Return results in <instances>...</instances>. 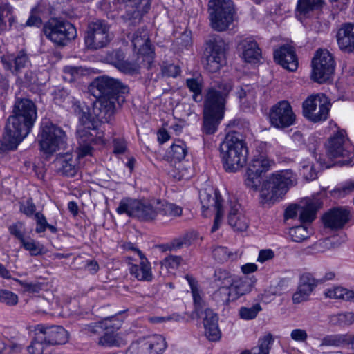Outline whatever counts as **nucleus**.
<instances>
[{
    "instance_id": "obj_1",
    "label": "nucleus",
    "mask_w": 354,
    "mask_h": 354,
    "mask_svg": "<svg viewBox=\"0 0 354 354\" xmlns=\"http://www.w3.org/2000/svg\"><path fill=\"white\" fill-rule=\"evenodd\" d=\"M89 91L96 97L93 113L100 120H110L115 113L116 104L124 102V94L129 91L127 85L113 77L102 75L96 77L90 84Z\"/></svg>"
},
{
    "instance_id": "obj_2",
    "label": "nucleus",
    "mask_w": 354,
    "mask_h": 354,
    "mask_svg": "<svg viewBox=\"0 0 354 354\" xmlns=\"http://www.w3.org/2000/svg\"><path fill=\"white\" fill-rule=\"evenodd\" d=\"M14 115L8 118L3 140L7 148L15 149L29 133L37 118L36 106L28 99L17 100L13 109Z\"/></svg>"
},
{
    "instance_id": "obj_3",
    "label": "nucleus",
    "mask_w": 354,
    "mask_h": 354,
    "mask_svg": "<svg viewBox=\"0 0 354 354\" xmlns=\"http://www.w3.org/2000/svg\"><path fill=\"white\" fill-rule=\"evenodd\" d=\"M220 151L223 167L227 171H236L247 162L248 148L239 132L227 133L221 144Z\"/></svg>"
},
{
    "instance_id": "obj_4",
    "label": "nucleus",
    "mask_w": 354,
    "mask_h": 354,
    "mask_svg": "<svg viewBox=\"0 0 354 354\" xmlns=\"http://www.w3.org/2000/svg\"><path fill=\"white\" fill-rule=\"evenodd\" d=\"M297 183V175L291 169L275 171L263 182L261 198L263 203H274L283 198L290 188Z\"/></svg>"
},
{
    "instance_id": "obj_5",
    "label": "nucleus",
    "mask_w": 354,
    "mask_h": 354,
    "mask_svg": "<svg viewBox=\"0 0 354 354\" xmlns=\"http://www.w3.org/2000/svg\"><path fill=\"white\" fill-rule=\"evenodd\" d=\"M73 110L78 115L80 125L77 133L80 142H96L97 138H101L102 132H98V128L102 122H109V120H100L97 115L91 117V115L81 107L80 102L73 104Z\"/></svg>"
},
{
    "instance_id": "obj_6",
    "label": "nucleus",
    "mask_w": 354,
    "mask_h": 354,
    "mask_svg": "<svg viewBox=\"0 0 354 354\" xmlns=\"http://www.w3.org/2000/svg\"><path fill=\"white\" fill-rule=\"evenodd\" d=\"M233 87L231 80L215 81L206 90L204 100V111L223 114L227 97Z\"/></svg>"
},
{
    "instance_id": "obj_7",
    "label": "nucleus",
    "mask_w": 354,
    "mask_h": 354,
    "mask_svg": "<svg viewBox=\"0 0 354 354\" xmlns=\"http://www.w3.org/2000/svg\"><path fill=\"white\" fill-rule=\"evenodd\" d=\"M346 132L344 129L337 128L328 140L327 154L331 159H337L335 165L345 166L353 164L351 153L348 149Z\"/></svg>"
},
{
    "instance_id": "obj_8",
    "label": "nucleus",
    "mask_w": 354,
    "mask_h": 354,
    "mask_svg": "<svg viewBox=\"0 0 354 354\" xmlns=\"http://www.w3.org/2000/svg\"><path fill=\"white\" fill-rule=\"evenodd\" d=\"M36 330L45 335L44 342L32 341L28 346V351L30 354H42L49 346L64 344L68 342V332L60 326H52L45 327L42 325H37Z\"/></svg>"
},
{
    "instance_id": "obj_9",
    "label": "nucleus",
    "mask_w": 354,
    "mask_h": 354,
    "mask_svg": "<svg viewBox=\"0 0 354 354\" xmlns=\"http://www.w3.org/2000/svg\"><path fill=\"white\" fill-rule=\"evenodd\" d=\"M43 32L48 39L61 46L77 37L76 28L71 23L57 18H52L46 23Z\"/></svg>"
},
{
    "instance_id": "obj_10",
    "label": "nucleus",
    "mask_w": 354,
    "mask_h": 354,
    "mask_svg": "<svg viewBox=\"0 0 354 354\" xmlns=\"http://www.w3.org/2000/svg\"><path fill=\"white\" fill-rule=\"evenodd\" d=\"M208 11L211 26L217 31L226 30L233 21L234 8L231 0H210Z\"/></svg>"
},
{
    "instance_id": "obj_11",
    "label": "nucleus",
    "mask_w": 354,
    "mask_h": 354,
    "mask_svg": "<svg viewBox=\"0 0 354 354\" xmlns=\"http://www.w3.org/2000/svg\"><path fill=\"white\" fill-rule=\"evenodd\" d=\"M40 136V149L47 155H52L57 150L64 149L66 147L65 132L50 122L42 123Z\"/></svg>"
},
{
    "instance_id": "obj_12",
    "label": "nucleus",
    "mask_w": 354,
    "mask_h": 354,
    "mask_svg": "<svg viewBox=\"0 0 354 354\" xmlns=\"http://www.w3.org/2000/svg\"><path fill=\"white\" fill-rule=\"evenodd\" d=\"M108 23L102 19H95L88 24L84 36V43L87 48L98 50L106 47L111 41Z\"/></svg>"
},
{
    "instance_id": "obj_13",
    "label": "nucleus",
    "mask_w": 354,
    "mask_h": 354,
    "mask_svg": "<svg viewBox=\"0 0 354 354\" xmlns=\"http://www.w3.org/2000/svg\"><path fill=\"white\" fill-rule=\"evenodd\" d=\"M330 107V104L325 95H311L302 104L303 115L315 123L325 121L328 118Z\"/></svg>"
},
{
    "instance_id": "obj_14",
    "label": "nucleus",
    "mask_w": 354,
    "mask_h": 354,
    "mask_svg": "<svg viewBox=\"0 0 354 354\" xmlns=\"http://www.w3.org/2000/svg\"><path fill=\"white\" fill-rule=\"evenodd\" d=\"M120 214H127L141 221H151L158 215V210L149 202L142 201L122 200L116 209Z\"/></svg>"
},
{
    "instance_id": "obj_15",
    "label": "nucleus",
    "mask_w": 354,
    "mask_h": 354,
    "mask_svg": "<svg viewBox=\"0 0 354 354\" xmlns=\"http://www.w3.org/2000/svg\"><path fill=\"white\" fill-rule=\"evenodd\" d=\"M311 78L318 83L328 80L335 70V61L327 50H318L312 60Z\"/></svg>"
},
{
    "instance_id": "obj_16",
    "label": "nucleus",
    "mask_w": 354,
    "mask_h": 354,
    "mask_svg": "<svg viewBox=\"0 0 354 354\" xmlns=\"http://www.w3.org/2000/svg\"><path fill=\"white\" fill-rule=\"evenodd\" d=\"M226 44L220 38L207 41L205 48L206 68L211 73L218 71L225 60Z\"/></svg>"
},
{
    "instance_id": "obj_17",
    "label": "nucleus",
    "mask_w": 354,
    "mask_h": 354,
    "mask_svg": "<svg viewBox=\"0 0 354 354\" xmlns=\"http://www.w3.org/2000/svg\"><path fill=\"white\" fill-rule=\"evenodd\" d=\"M201 203L202 205L203 214L205 216V211L213 209L216 211V215L214 221L211 232H216L220 227L223 216V201L218 191H214L213 195L203 192L200 194Z\"/></svg>"
},
{
    "instance_id": "obj_18",
    "label": "nucleus",
    "mask_w": 354,
    "mask_h": 354,
    "mask_svg": "<svg viewBox=\"0 0 354 354\" xmlns=\"http://www.w3.org/2000/svg\"><path fill=\"white\" fill-rule=\"evenodd\" d=\"M296 116L292 106L287 101H281L275 104L270 113L271 124L277 128H286L292 125Z\"/></svg>"
},
{
    "instance_id": "obj_19",
    "label": "nucleus",
    "mask_w": 354,
    "mask_h": 354,
    "mask_svg": "<svg viewBox=\"0 0 354 354\" xmlns=\"http://www.w3.org/2000/svg\"><path fill=\"white\" fill-rule=\"evenodd\" d=\"M3 68L16 76L23 72L24 69L30 65L28 55L24 50H21L17 55H5L1 57Z\"/></svg>"
},
{
    "instance_id": "obj_20",
    "label": "nucleus",
    "mask_w": 354,
    "mask_h": 354,
    "mask_svg": "<svg viewBox=\"0 0 354 354\" xmlns=\"http://www.w3.org/2000/svg\"><path fill=\"white\" fill-rule=\"evenodd\" d=\"M227 219L229 225L234 231L243 232L248 227V219L241 205L236 201L229 203Z\"/></svg>"
},
{
    "instance_id": "obj_21",
    "label": "nucleus",
    "mask_w": 354,
    "mask_h": 354,
    "mask_svg": "<svg viewBox=\"0 0 354 354\" xmlns=\"http://www.w3.org/2000/svg\"><path fill=\"white\" fill-rule=\"evenodd\" d=\"M132 348L136 349L138 353H154L159 354L163 352L167 348L165 339L160 335H156L148 338H142L133 344Z\"/></svg>"
},
{
    "instance_id": "obj_22",
    "label": "nucleus",
    "mask_w": 354,
    "mask_h": 354,
    "mask_svg": "<svg viewBox=\"0 0 354 354\" xmlns=\"http://www.w3.org/2000/svg\"><path fill=\"white\" fill-rule=\"evenodd\" d=\"M350 219V212L344 207L330 209L322 217L324 226L331 230L342 229Z\"/></svg>"
},
{
    "instance_id": "obj_23",
    "label": "nucleus",
    "mask_w": 354,
    "mask_h": 354,
    "mask_svg": "<svg viewBox=\"0 0 354 354\" xmlns=\"http://www.w3.org/2000/svg\"><path fill=\"white\" fill-rule=\"evenodd\" d=\"M339 49L344 53L354 54V23H344L336 35Z\"/></svg>"
},
{
    "instance_id": "obj_24",
    "label": "nucleus",
    "mask_w": 354,
    "mask_h": 354,
    "mask_svg": "<svg viewBox=\"0 0 354 354\" xmlns=\"http://www.w3.org/2000/svg\"><path fill=\"white\" fill-rule=\"evenodd\" d=\"M233 279L228 271L222 269L216 270L214 274V281L218 289L215 292L214 297L223 293L225 297L222 299L223 301L229 302L232 296V290L230 288L233 285Z\"/></svg>"
},
{
    "instance_id": "obj_25",
    "label": "nucleus",
    "mask_w": 354,
    "mask_h": 354,
    "mask_svg": "<svg viewBox=\"0 0 354 354\" xmlns=\"http://www.w3.org/2000/svg\"><path fill=\"white\" fill-rule=\"evenodd\" d=\"M274 60L283 68L295 71L298 67V60L294 49L290 46H282L274 53Z\"/></svg>"
},
{
    "instance_id": "obj_26",
    "label": "nucleus",
    "mask_w": 354,
    "mask_h": 354,
    "mask_svg": "<svg viewBox=\"0 0 354 354\" xmlns=\"http://www.w3.org/2000/svg\"><path fill=\"white\" fill-rule=\"evenodd\" d=\"M133 51L137 54L149 55L153 53L149 35L146 29L140 28L133 34H129Z\"/></svg>"
},
{
    "instance_id": "obj_27",
    "label": "nucleus",
    "mask_w": 354,
    "mask_h": 354,
    "mask_svg": "<svg viewBox=\"0 0 354 354\" xmlns=\"http://www.w3.org/2000/svg\"><path fill=\"white\" fill-rule=\"evenodd\" d=\"M132 250L137 252L140 261L139 264H131L130 274L139 281H151L153 274L150 263L139 249L132 248Z\"/></svg>"
},
{
    "instance_id": "obj_28",
    "label": "nucleus",
    "mask_w": 354,
    "mask_h": 354,
    "mask_svg": "<svg viewBox=\"0 0 354 354\" xmlns=\"http://www.w3.org/2000/svg\"><path fill=\"white\" fill-rule=\"evenodd\" d=\"M58 173L66 176H74L77 171V158L71 153L59 154L53 162Z\"/></svg>"
},
{
    "instance_id": "obj_29",
    "label": "nucleus",
    "mask_w": 354,
    "mask_h": 354,
    "mask_svg": "<svg viewBox=\"0 0 354 354\" xmlns=\"http://www.w3.org/2000/svg\"><path fill=\"white\" fill-rule=\"evenodd\" d=\"M238 48L242 50L243 58L246 62H255L261 57V50L257 42L252 38L241 40L239 43Z\"/></svg>"
},
{
    "instance_id": "obj_30",
    "label": "nucleus",
    "mask_w": 354,
    "mask_h": 354,
    "mask_svg": "<svg viewBox=\"0 0 354 354\" xmlns=\"http://www.w3.org/2000/svg\"><path fill=\"white\" fill-rule=\"evenodd\" d=\"M254 284V281L248 277L233 279V285L230 288L232 290L230 300H235L239 297L250 292Z\"/></svg>"
},
{
    "instance_id": "obj_31",
    "label": "nucleus",
    "mask_w": 354,
    "mask_h": 354,
    "mask_svg": "<svg viewBox=\"0 0 354 354\" xmlns=\"http://www.w3.org/2000/svg\"><path fill=\"white\" fill-rule=\"evenodd\" d=\"M187 153L186 145L181 140H177L167 150L165 157L171 163H180Z\"/></svg>"
},
{
    "instance_id": "obj_32",
    "label": "nucleus",
    "mask_w": 354,
    "mask_h": 354,
    "mask_svg": "<svg viewBox=\"0 0 354 354\" xmlns=\"http://www.w3.org/2000/svg\"><path fill=\"white\" fill-rule=\"evenodd\" d=\"M324 4V0H298L296 10L300 15L307 17L321 10Z\"/></svg>"
},
{
    "instance_id": "obj_33",
    "label": "nucleus",
    "mask_w": 354,
    "mask_h": 354,
    "mask_svg": "<svg viewBox=\"0 0 354 354\" xmlns=\"http://www.w3.org/2000/svg\"><path fill=\"white\" fill-rule=\"evenodd\" d=\"M223 114L207 112L203 111V131L206 134H213L223 118Z\"/></svg>"
},
{
    "instance_id": "obj_34",
    "label": "nucleus",
    "mask_w": 354,
    "mask_h": 354,
    "mask_svg": "<svg viewBox=\"0 0 354 354\" xmlns=\"http://www.w3.org/2000/svg\"><path fill=\"white\" fill-rule=\"evenodd\" d=\"M257 346L258 354H269L277 352V348L280 347V343L275 344L273 335L271 333H268L259 339Z\"/></svg>"
},
{
    "instance_id": "obj_35",
    "label": "nucleus",
    "mask_w": 354,
    "mask_h": 354,
    "mask_svg": "<svg viewBox=\"0 0 354 354\" xmlns=\"http://www.w3.org/2000/svg\"><path fill=\"white\" fill-rule=\"evenodd\" d=\"M273 163L274 162L270 160L268 158L260 156L252 159L248 165V169L262 176L263 174H265L270 169Z\"/></svg>"
},
{
    "instance_id": "obj_36",
    "label": "nucleus",
    "mask_w": 354,
    "mask_h": 354,
    "mask_svg": "<svg viewBox=\"0 0 354 354\" xmlns=\"http://www.w3.org/2000/svg\"><path fill=\"white\" fill-rule=\"evenodd\" d=\"M7 20L9 26L15 23V17L13 15V8L8 3H0V32L7 29Z\"/></svg>"
},
{
    "instance_id": "obj_37",
    "label": "nucleus",
    "mask_w": 354,
    "mask_h": 354,
    "mask_svg": "<svg viewBox=\"0 0 354 354\" xmlns=\"http://www.w3.org/2000/svg\"><path fill=\"white\" fill-rule=\"evenodd\" d=\"M320 207V203L318 201H311L305 206L300 208V218L301 223H311L316 217L317 209Z\"/></svg>"
},
{
    "instance_id": "obj_38",
    "label": "nucleus",
    "mask_w": 354,
    "mask_h": 354,
    "mask_svg": "<svg viewBox=\"0 0 354 354\" xmlns=\"http://www.w3.org/2000/svg\"><path fill=\"white\" fill-rule=\"evenodd\" d=\"M185 279L188 281V283L190 286V288H191V290H192V296H193V299H194V302L195 312L197 314V315H199L200 311H201L202 310H203L205 308V303L202 300V298L200 296V292H199V290L198 288L197 281L195 280V279L193 277L188 275V274L185 276Z\"/></svg>"
},
{
    "instance_id": "obj_39",
    "label": "nucleus",
    "mask_w": 354,
    "mask_h": 354,
    "mask_svg": "<svg viewBox=\"0 0 354 354\" xmlns=\"http://www.w3.org/2000/svg\"><path fill=\"white\" fill-rule=\"evenodd\" d=\"M324 295L326 297L332 299L351 301L352 299V295H353V291L348 290L342 287H335L326 290Z\"/></svg>"
},
{
    "instance_id": "obj_40",
    "label": "nucleus",
    "mask_w": 354,
    "mask_h": 354,
    "mask_svg": "<svg viewBox=\"0 0 354 354\" xmlns=\"http://www.w3.org/2000/svg\"><path fill=\"white\" fill-rule=\"evenodd\" d=\"M122 324V321L117 316L108 317L99 322V326L102 330L111 333H114L115 331L120 329Z\"/></svg>"
},
{
    "instance_id": "obj_41",
    "label": "nucleus",
    "mask_w": 354,
    "mask_h": 354,
    "mask_svg": "<svg viewBox=\"0 0 354 354\" xmlns=\"http://www.w3.org/2000/svg\"><path fill=\"white\" fill-rule=\"evenodd\" d=\"M21 244L25 250L29 251L31 256H38L46 253L44 246L30 238L24 240Z\"/></svg>"
},
{
    "instance_id": "obj_42",
    "label": "nucleus",
    "mask_w": 354,
    "mask_h": 354,
    "mask_svg": "<svg viewBox=\"0 0 354 354\" xmlns=\"http://www.w3.org/2000/svg\"><path fill=\"white\" fill-rule=\"evenodd\" d=\"M186 85L189 91L193 93V100L196 102H201L203 86L202 82L198 79L190 78L186 80Z\"/></svg>"
},
{
    "instance_id": "obj_43",
    "label": "nucleus",
    "mask_w": 354,
    "mask_h": 354,
    "mask_svg": "<svg viewBox=\"0 0 354 354\" xmlns=\"http://www.w3.org/2000/svg\"><path fill=\"white\" fill-rule=\"evenodd\" d=\"M262 310L259 304H255L250 307L243 306L239 310V315L244 320H252L257 317L258 313Z\"/></svg>"
},
{
    "instance_id": "obj_44",
    "label": "nucleus",
    "mask_w": 354,
    "mask_h": 354,
    "mask_svg": "<svg viewBox=\"0 0 354 354\" xmlns=\"http://www.w3.org/2000/svg\"><path fill=\"white\" fill-rule=\"evenodd\" d=\"M301 171L306 180H313L317 178V171L315 165L309 160H304L301 162Z\"/></svg>"
},
{
    "instance_id": "obj_45",
    "label": "nucleus",
    "mask_w": 354,
    "mask_h": 354,
    "mask_svg": "<svg viewBox=\"0 0 354 354\" xmlns=\"http://www.w3.org/2000/svg\"><path fill=\"white\" fill-rule=\"evenodd\" d=\"M347 334L326 335L321 342L320 346H339L346 342Z\"/></svg>"
},
{
    "instance_id": "obj_46",
    "label": "nucleus",
    "mask_w": 354,
    "mask_h": 354,
    "mask_svg": "<svg viewBox=\"0 0 354 354\" xmlns=\"http://www.w3.org/2000/svg\"><path fill=\"white\" fill-rule=\"evenodd\" d=\"M182 208L175 204L165 203L162 205L160 213L167 218H173L182 214Z\"/></svg>"
},
{
    "instance_id": "obj_47",
    "label": "nucleus",
    "mask_w": 354,
    "mask_h": 354,
    "mask_svg": "<svg viewBox=\"0 0 354 354\" xmlns=\"http://www.w3.org/2000/svg\"><path fill=\"white\" fill-rule=\"evenodd\" d=\"M289 234L295 242H301L309 236L308 227L302 225L290 228Z\"/></svg>"
},
{
    "instance_id": "obj_48",
    "label": "nucleus",
    "mask_w": 354,
    "mask_h": 354,
    "mask_svg": "<svg viewBox=\"0 0 354 354\" xmlns=\"http://www.w3.org/2000/svg\"><path fill=\"white\" fill-rule=\"evenodd\" d=\"M261 176L247 169L245 179V185L250 189L257 190L261 184Z\"/></svg>"
},
{
    "instance_id": "obj_49",
    "label": "nucleus",
    "mask_w": 354,
    "mask_h": 354,
    "mask_svg": "<svg viewBox=\"0 0 354 354\" xmlns=\"http://www.w3.org/2000/svg\"><path fill=\"white\" fill-rule=\"evenodd\" d=\"M316 286L317 281L310 274H304L300 277L298 287L310 295Z\"/></svg>"
},
{
    "instance_id": "obj_50",
    "label": "nucleus",
    "mask_w": 354,
    "mask_h": 354,
    "mask_svg": "<svg viewBox=\"0 0 354 354\" xmlns=\"http://www.w3.org/2000/svg\"><path fill=\"white\" fill-rule=\"evenodd\" d=\"M197 316L203 319L204 326L218 324V315L217 314L214 313L210 308H204L200 311L199 315Z\"/></svg>"
},
{
    "instance_id": "obj_51",
    "label": "nucleus",
    "mask_w": 354,
    "mask_h": 354,
    "mask_svg": "<svg viewBox=\"0 0 354 354\" xmlns=\"http://www.w3.org/2000/svg\"><path fill=\"white\" fill-rule=\"evenodd\" d=\"M236 95L241 101L245 99L246 101L252 102L256 96L255 88L252 85H244L237 91Z\"/></svg>"
},
{
    "instance_id": "obj_52",
    "label": "nucleus",
    "mask_w": 354,
    "mask_h": 354,
    "mask_svg": "<svg viewBox=\"0 0 354 354\" xmlns=\"http://www.w3.org/2000/svg\"><path fill=\"white\" fill-rule=\"evenodd\" d=\"M167 172L171 177L178 180L188 179L190 176L187 169L182 168L181 163H178L177 167H173L171 165L167 169Z\"/></svg>"
},
{
    "instance_id": "obj_53",
    "label": "nucleus",
    "mask_w": 354,
    "mask_h": 354,
    "mask_svg": "<svg viewBox=\"0 0 354 354\" xmlns=\"http://www.w3.org/2000/svg\"><path fill=\"white\" fill-rule=\"evenodd\" d=\"M64 73L66 80L73 82L84 74V70L82 67L66 66Z\"/></svg>"
},
{
    "instance_id": "obj_54",
    "label": "nucleus",
    "mask_w": 354,
    "mask_h": 354,
    "mask_svg": "<svg viewBox=\"0 0 354 354\" xmlns=\"http://www.w3.org/2000/svg\"><path fill=\"white\" fill-rule=\"evenodd\" d=\"M10 234L17 239L20 243L25 240V227L23 222L17 221L8 227Z\"/></svg>"
},
{
    "instance_id": "obj_55",
    "label": "nucleus",
    "mask_w": 354,
    "mask_h": 354,
    "mask_svg": "<svg viewBox=\"0 0 354 354\" xmlns=\"http://www.w3.org/2000/svg\"><path fill=\"white\" fill-rule=\"evenodd\" d=\"M0 302L7 306H15L18 303V296L8 290H0Z\"/></svg>"
},
{
    "instance_id": "obj_56",
    "label": "nucleus",
    "mask_w": 354,
    "mask_h": 354,
    "mask_svg": "<svg viewBox=\"0 0 354 354\" xmlns=\"http://www.w3.org/2000/svg\"><path fill=\"white\" fill-rule=\"evenodd\" d=\"M231 254V252L228 251L227 248L225 247L216 246L212 250L214 258L220 263L227 261Z\"/></svg>"
},
{
    "instance_id": "obj_57",
    "label": "nucleus",
    "mask_w": 354,
    "mask_h": 354,
    "mask_svg": "<svg viewBox=\"0 0 354 354\" xmlns=\"http://www.w3.org/2000/svg\"><path fill=\"white\" fill-rule=\"evenodd\" d=\"M118 70L125 74L134 75L139 73L140 66L135 62H129L124 59Z\"/></svg>"
},
{
    "instance_id": "obj_58",
    "label": "nucleus",
    "mask_w": 354,
    "mask_h": 354,
    "mask_svg": "<svg viewBox=\"0 0 354 354\" xmlns=\"http://www.w3.org/2000/svg\"><path fill=\"white\" fill-rule=\"evenodd\" d=\"M192 243L191 239L188 235L174 239L169 245H167L165 250H176L183 248V246H189Z\"/></svg>"
},
{
    "instance_id": "obj_59",
    "label": "nucleus",
    "mask_w": 354,
    "mask_h": 354,
    "mask_svg": "<svg viewBox=\"0 0 354 354\" xmlns=\"http://www.w3.org/2000/svg\"><path fill=\"white\" fill-rule=\"evenodd\" d=\"M204 328L205 335L209 341L214 342L221 338V333L218 324L204 326Z\"/></svg>"
},
{
    "instance_id": "obj_60",
    "label": "nucleus",
    "mask_w": 354,
    "mask_h": 354,
    "mask_svg": "<svg viewBox=\"0 0 354 354\" xmlns=\"http://www.w3.org/2000/svg\"><path fill=\"white\" fill-rule=\"evenodd\" d=\"M124 58V54L121 50H113L108 55L110 64L118 69L122 64Z\"/></svg>"
},
{
    "instance_id": "obj_61",
    "label": "nucleus",
    "mask_w": 354,
    "mask_h": 354,
    "mask_svg": "<svg viewBox=\"0 0 354 354\" xmlns=\"http://www.w3.org/2000/svg\"><path fill=\"white\" fill-rule=\"evenodd\" d=\"M162 75L166 77H176L180 73L178 66L172 64L163 65L161 68Z\"/></svg>"
},
{
    "instance_id": "obj_62",
    "label": "nucleus",
    "mask_w": 354,
    "mask_h": 354,
    "mask_svg": "<svg viewBox=\"0 0 354 354\" xmlns=\"http://www.w3.org/2000/svg\"><path fill=\"white\" fill-rule=\"evenodd\" d=\"M20 211L27 216H30L35 213L36 206L31 198L26 200L25 203H20Z\"/></svg>"
},
{
    "instance_id": "obj_63",
    "label": "nucleus",
    "mask_w": 354,
    "mask_h": 354,
    "mask_svg": "<svg viewBox=\"0 0 354 354\" xmlns=\"http://www.w3.org/2000/svg\"><path fill=\"white\" fill-rule=\"evenodd\" d=\"M98 344L103 346H113L117 344L116 337L113 333L106 332L98 342Z\"/></svg>"
},
{
    "instance_id": "obj_64",
    "label": "nucleus",
    "mask_w": 354,
    "mask_h": 354,
    "mask_svg": "<svg viewBox=\"0 0 354 354\" xmlns=\"http://www.w3.org/2000/svg\"><path fill=\"white\" fill-rule=\"evenodd\" d=\"M336 318L340 325H351L354 323V313L351 312L339 314Z\"/></svg>"
}]
</instances>
